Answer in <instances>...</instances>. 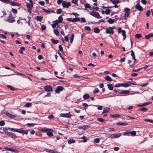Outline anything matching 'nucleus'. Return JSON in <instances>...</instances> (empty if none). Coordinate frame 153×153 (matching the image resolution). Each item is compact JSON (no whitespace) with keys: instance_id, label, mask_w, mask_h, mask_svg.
Masks as SVG:
<instances>
[{"instance_id":"obj_2","label":"nucleus","mask_w":153,"mask_h":153,"mask_svg":"<svg viewBox=\"0 0 153 153\" xmlns=\"http://www.w3.org/2000/svg\"><path fill=\"white\" fill-rule=\"evenodd\" d=\"M15 16H13L12 14L10 13L8 18L6 19V21L10 23H13L15 22Z\"/></svg>"},{"instance_id":"obj_61","label":"nucleus","mask_w":153,"mask_h":153,"mask_svg":"<svg viewBox=\"0 0 153 153\" xmlns=\"http://www.w3.org/2000/svg\"><path fill=\"white\" fill-rule=\"evenodd\" d=\"M85 29L88 31H90L91 30V29L90 27L88 26H85Z\"/></svg>"},{"instance_id":"obj_33","label":"nucleus","mask_w":153,"mask_h":153,"mask_svg":"<svg viewBox=\"0 0 153 153\" xmlns=\"http://www.w3.org/2000/svg\"><path fill=\"white\" fill-rule=\"evenodd\" d=\"M80 21V19L79 18H75L73 19L72 22H78Z\"/></svg>"},{"instance_id":"obj_42","label":"nucleus","mask_w":153,"mask_h":153,"mask_svg":"<svg viewBox=\"0 0 153 153\" xmlns=\"http://www.w3.org/2000/svg\"><path fill=\"white\" fill-rule=\"evenodd\" d=\"M100 30L97 27L95 28L94 29V31L96 33H98L100 32Z\"/></svg>"},{"instance_id":"obj_31","label":"nucleus","mask_w":153,"mask_h":153,"mask_svg":"<svg viewBox=\"0 0 153 153\" xmlns=\"http://www.w3.org/2000/svg\"><path fill=\"white\" fill-rule=\"evenodd\" d=\"M130 86V84L128 83H121V86L124 87H127Z\"/></svg>"},{"instance_id":"obj_37","label":"nucleus","mask_w":153,"mask_h":153,"mask_svg":"<svg viewBox=\"0 0 153 153\" xmlns=\"http://www.w3.org/2000/svg\"><path fill=\"white\" fill-rule=\"evenodd\" d=\"M117 124L119 125H123V126H125L127 125V123H121V122H118L117 123Z\"/></svg>"},{"instance_id":"obj_44","label":"nucleus","mask_w":153,"mask_h":153,"mask_svg":"<svg viewBox=\"0 0 153 153\" xmlns=\"http://www.w3.org/2000/svg\"><path fill=\"white\" fill-rule=\"evenodd\" d=\"M27 17L28 18L29 20H28V21L27 22H25V23H27L28 25H30V22H31L30 19H31V18L30 17H29V16H28Z\"/></svg>"},{"instance_id":"obj_9","label":"nucleus","mask_w":153,"mask_h":153,"mask_svg":"<svg viewBox=\"0 0 153 153\" xmlns=\"http://www.w3.org/2000/svg\"><path fill=\"white\" fill-rule=\"evenodd\" d=\"M135 7L136 9H137L139 11H141L143 9L142 7L139 4L137 3L135 6Z\"/></svg>"},{"instance_id":"obj_51","label":"nucleus","mask_w":153,"mask_h":153,"mask_svg":"<svg viewBox=\"0 0 153 153\" xmlns=\"http://www.w3.org/2000/svg\"><path fill=\"white\" fill-rule=\"evenodd\" d=\"M4 149L6 150H7L8 151H12V148H8V147H5Z\"/></svg>"},{"instance_id":"obj_26","label":"nucleus","mask_w":153,"mask_h":153,"mask_svg":"<svg viewBox=\"0 0 153 153\" xmlns=\"http://www.w3.org/2000/svg\"><path fill=\"white\" fill-rule=\"evenodd\" d=\"M110 1L114 4H117L120 2L119 0H111Z\"/></svg>"},{"instance_id":"obj_22","label":"nucleus","mask_w":153,"mask_h":153,"mask_svg":"<svg viewBox=\"0 0 153 153\" xmlns=\"http://www.w3.org/2000/svg\"><path fill=\"white\" fill-rule=\"evenodd\" d=\"M153 37V33H150L145 36V38L146 39H149L151 37Z\"/></svg>"},{"instance_id":"obj_64","label":"nucleus","mask_w":153,"mask_h":153,"mask_svg":"<svg viewBox=\"0 0 153 153\" xmlns=\"http://www.w3.org/2000/svg\"><path fill=\"white\" fill-rule=\"evenodd\" d=\"M46 28V27L45 25H43L41 26V29L43 31L45 30Z\"/></svg>"},{"instance_id":"obj_62","label":"nucleus","mask_w":153,"mask_h":153,"mask_svg":"<svg viewBox=\"0 0 153 153\" xmlns=\"http://www.w3.org/2000/svg\"><path fill=\"white\" fill-rule=\"evenodd\" d=\"M97 120L98 121L100 122H103L105 121V120L102 118H98Z\"/></svg>"},{"instance_id":"obj_55","label":"nucleus","mask_w":153,"mask_h":153,"mask_svg":"<svg viewBox=\"0 0 153 153\" xmlns=\"http://www.w3.org/2000/svg\"><path fill=\"white\" fill-rule=\"evenodd\" d=\"M130 134L132 136H134L136 134V132L135 131H132L130 132Z\"/></svg>"},{"instance_id":"obj_47","label":"nucleus","mask_w":153,"mask_h":153,"mask_svg":"<svg viewBox=\"0 0 153 153\" xmlns=\"http://www.w3.org/2000/svg\"><path fill=\"white\" fill-rule=\"evenodd\" d=\"M0 1H2V2L4 3L7 4H8L9 2H10V0H0Z\"/></svg>"},{"instance_id":"obj_38","label":"nucleus","mask_w":153,"mask_h":153,"mask_svg":"<svg viewBox=\"0 0 153 153\" xmlns=\"http://www.w3.org/2000/svg\"><path fill=\"white\" fill-rule=\"evenodd\" d=\"M75 143V140L73 139H71L68 140V143L69 144H70L71 143Z\"/></svg>"},{"instance_id":"obj_4","label":"nucleus","mask_w":153,"mask_h":153,"mask_svg":"<svg viewBox=\"0 0 153 153\" xmlns=\"http://www.w3.org/2000/svg\"><path fill=\"white\" fill-rule=\"evenodd\" d=\"M90 14L97 19H100L102 18V17L100 16L99 14L97 12L92 11L91 13Z\"/></svg>"},{"instance_id":"obj_24","label":"nucleus","mask_w":153,"mask_h":153,"mask_svg":"<svg viewBox=\"0 0 153 153\" xmlns=\"http://www.w3.org/2000/svg\"><path fill=\"white\" fill-rule=\"evenodd\" d=\"M51 41L52 43L54 44H57L59 43V41L57 40H55L54 39H51Z\"/></svg>"},{"instance_id":"obj_7","label":"nucleus","mask_w":153,"mask_h":153,"mask_svg":"<svg viewBox=\"0 0 153 153\" xmlns=\"http://www.w3.org/2000/svg\"><path fill=\"white\" fill-rule=\"evenodd\" d=\"M121 32H122V35L123 37V39H125L126 37V31L124 30H122L121 28L120 27L118 29V33H120Z\"/></svg>"},{"instance_id":"obj_36","label":"nucleus","mask_w":153,"mask_h":153,"mask_svg":"<svg viewBox=\"0 0 153 153\" xmlns=\"http://www.w3.org/2000/svg\"><path fill=\"white\" fill-rule=\"evenodd\" d=\"M130 14V12H125L124 15L123 16V17L125 19L126 17H128Z\"/></svg>"},{"instance_id":"obj_41","label":"nucleus","mask_w":153,"mask_h":153,"mask_svg":"<svg viewBox=\"0 0 153 153\" xmlns=\"http://www.w3.org/2000/svg\"><path fill=\"white\" fill-rule=\"evenodd\" d=\"M53 32L54 33L56 36H58L59 34V32L58 31L57 29L54 30Z\"/></svg>"},{"instance_id":"obj_12","label":"nucleus","mask_w":153,"mask_h":153,"mask_svg":"<svg viewBox=\"0 0 153 153\" xmlns=\"http://www.w3.org/2000/svg\"><path fill=\"white\" fill-rule=\"evenodd\" d=\"M110 110V108H109L105 107L104 108H103V111L102 112V114H104L105 113H107Z\"/></svg>"},{"instance_id":"obj_46","label":"nucleus","mask_w":153,"mask_h":153,"mask_svg":"<svg viewBox=\"0 0 153 153\" xmlns=\"http://www.w3.org/2000/svg\"><path fill=\"white\" fill-rule=\"evenodd\" d=\"M11 11L14 14H16L17 13V10L15 9L14 8H12L11 9Z\"/></svg>"},{"instance_id":"obj_10","label":"nucleus","mask_w":153,"mask_h":153,"mask_svg":"<svg viewBox=\"0 0 153 153\" xmlns=\"http://www.w3.org/2000/svg\"><path fill=\"white\" fill-rule=\"evenodd\" d=\"M29 2L30 3H28L27 4V6L28 8H31L32 7H33V4L32 0H30Z\"/></svg>"},{"instance_id":"obj_15","label":"nucleus","mask_w":153,"mask_h":153,"mask_svg":"<svg viewBox=\"0 0 153 153\" xmlns=\"http://www.w3.org/2000/svg\"><path fill=\"white\" fill-rule=\"evenodd\" d=\"M7 134L8 135L12 137L13 138L15 139L17 138L16 135L13 133L12 132H8Z\"/></svg>"},{"instance_id":"obj_14","label":"nucleus","mask_w":153,"mask_h":153,"mask_svg":"<svg viewBox=\"0 0 153 153\" xmlns=\"http://www.w3.org/2000/svg\"><path fill=\"white\" fill-rule=\"evenodd\" d=\"M53 131L51 129V130H49L48 132H47V134L49 137H52L53 135Z\"/></svg>"},{"instance_id":"obj_52","label":"nucleus","mask_w":153,"mask_h":153,"mask_svg":"<svg viewBox=\"0 0 153 153\" xmlns=\"http://www.w3.org/2000/svg\"><path fill=\"white\" fill-rule=\"evenodd\" d=\"M7 117L10 119H12L16 117V115H7Z\"/></svg>"},{"instance_id":"obj_27","label":"nucleus","mask_w":153,"mask_h":153,"mask_svg":"<svg viewBox=\"0 0 153 153\" xmlns=\"http://www.w3.org/2000/svg\"><path fill=\"white\" fill-rule=\"evenodd\" d=\"M107 86L108 89L110 90H112L113 88V87L112 84H108L107 85Z\"/></svg>"},{"instance_id":"obj_29","label":"nucleus","mask_w":153,"mask_h":153,"mask_svg":"<svg viewBox=\"0 0 153 153\" xmlns=\"http://www.w3.org/2000/svg\"><path fill=\"white\" fill-rule=\"evenodd\" d=\"M107 22L109 24H113L114 22V21L113 19H110L107 21Z\"/></svg>"},{"instance_id":"obj_11","label":"nucleus","mask_w":153,"mask_h":153,"mask_svg":"<svg viewBox=\"0 0 153 153\" xmlns=\"http://www.w3.org/2000/svg\"><path fill=\"white\" fill-rule=\"evenodd\" d=\"M42 10H43V11L46 13H55V11L53 10H51V9H46L43 8L42 9Z\"/></svg>"},{"instance_id":"obj_60","label":"nucleus","mask_w":153,"mask_h":153,"mask_svg":"<svg viewBox=\"0 0 153 153\" xmlns=\"http://www.w3.org/2000/svg\"><path fill=\"white\" fill-rule=\"evenodd\" d=\"M141 36V35L140 34H136L135 35V37L138 39L140 38Z\"/></svg>"},{"instance_id":"obj_28","label":"nucleus","mask_w":153,"mask_h":153,"mask_svg":"<svg viewBox=\"0 0 153 153\" xmlns=\"http://www.w3.org/2000/svg\"><path fill=\"white\" fill-rule=\"evenodd\" d=\"M89 97L90 96L88 94H85L83 96V98L85 100L88 99Z\"/></svg>"},{"instance_id":"obj_49","label":"nucleus","mask_w":153,"mask_h":153,"mask_svg":"<svg viewBox=\"0 0 153 153\" xmlns=\"http://www.w3.org/2000/svg\"><path fill=\"white\" fill-rule=\"evenodd\" d=\"M110 12H111L110 10V9H108L106 10H105V13L106 14H109L110 13Z\"/></svg>"},{"instance_id":"obj_59","label":"nucleus","mask_w":153,"mask_h":153,"mask_svg":"<svg viewBox=\"0 0 153 153\" xmlns=\"http://www.w3.org/2000/svg\"><path fill=\"white\" fill-rule=\"evenodd\" d=\"M12 152H13L15 153H18L19 152V151L16 149H12Z\"/></svg>"},{"instance_id":"obj_16","label":"nucleus","mask_w":153,"mask_h":153,"mask_svg":"<svg viewBox=\"0 0 153 153\" xmlns=\"http://www.w3.org/2000/svg\"><path fill=\"white\" fill-rule=\"evenodd\" d=\"M10 4L13 6H19L20 5V4L16 2L11 1L10 2Z\"/></svg>"},{"instance_id":"obj_18","label":"nucleus","mask_w":153,"mask_h":153,"mask_svg":"<svg viewBox=\"0 0 153 153\" xmlns=\"http://www.w3.org/2000/svg\"><path fill=\"white\" fill-rule=\"evenodd\" d=\"M151 103V102H147L144 103L141 105H138V106L139 107H143V106L147 105L150 104Z\"/></svg>"},{"instance_id":"obj_56","label":"nucleus","mask_w":153,"mask_h":153,"mask_svg":"<svg viewBox=\"0 0 153 153\" xmlns=\"http://www.w3.org/2000/svg\"><path fill=\"white\" fill-rule=\"evenodd\" d=\"M53 22L56 25H57L59 23H61L58 20H56L55 21H53Z\"/></svg>"},{"instance_id":"obj_8","label":"nucleus","mask_w":153,"mask_h":153,"mask_svg":"<svg viewBox=\"0 0 153 153\" xmlns=\"http://www.w3.org/2000/svg\"><path fill=\"white\" fill-rule=\"evenodd\" d=\"M63 87L62 86H58L55 90V92L57 93H59L60 91H62L63 90Z\"/></svg>"},{"instance_id":"obj_30","label":"nucleus","mask_w":153,"mask_h":153,"mask_svg":"<svg viewBox=\"0 0 153 153\" xmlns=\"http://www.w3.org/2000/svg\"><path fill=\"white\" fill-rule=\"evenodd\" d=\"M84 7L85 8V9L87 8H89L90 9L91 8V7L90 5L88 3L85 4H84Z\"/></svg>"},{"instance_id":"obj_25","label":"nucleus","mask_w":153,"mask_h":153,"mask_svg":"<svg viewBox=\"0 0 153 153\" xmlns=\"http://www.w3.org/2000/svg\"><path fill=\"white\" fill-rule=\"evenodd\" d=\"M105 79L107 81H112V79L108 76H107L105 78Z\"/></svg>"},{"instance_id":"obj_50","label":"nucleus","mask_w":153,"mask_h":153,"mask_svg":"<svg viewBox=\"0 0 153 153\" xmlns=\"http://www.w3.org/2000/svg\"><path fill=\"white\" fill-rule=\"evenodd\" d=\"M147 110V108H142L139 109V110L143 111H145Z\"/></svg>"},{"instance_id":"obj_48","label":"nucleus","mask_w":153,"mask_h":153,"mask_svg":"<svg viewBox=\"0 0 153 153\" xmlns=\"http://www.w3.org/2000/svg\"><path fill=\"white\" fill-rule=\"evenodd\" d=\"M62 11V10L61 9L59 8L57 9L56 10V13L58 14H59Z\"/></svg>"},{"instance_id":"obj_57","label":"nucleus","mask_w":153,"mask_h":153,"mask_svg":"<svg viewBox=\"0 0 153 153\" xmlns=\"http://www.w3.org/2000/svg\"><path fill=\"white\" fill-rule=\"evenodd\" d=\"M39 3L42 6H44L45 5V3L43 1H41L39 2Z\"/></svg>"},{"instance_id":"obj_58","label":"nucleus","mask_w":153,"mask_h":153,"mask_svg":"<svg viewBox=\"0 0 153 153\" xmlns=\"http://www.w3.org/2000/svg\"><path fill=\"white\" fill-rule=\"evenodd\" d=\"M7 87L10 88V90L11 91H14V89L13 88V87L10 85H7Z\"/></svg>"},{"instance_id":"obj_1","label":"nucleus","mask_w":153,"mask_h":153,"mask_svg":"<svg viewBox=\"0 0 153 153\" xmlns=\"http://www.w3.org/2000/svg\"><path fill=\"white\" fill-rule=\"evenodd\" d=\"M8 128L10 129L11 131H16L17 132L22 134L23 135L24 134H28V131H30V130H25L23 128H21L19 129L16 128Z\"/></svg>"},{"instance_id":"obj_35","label":"nucleus","mask_w":153,"mask_h":153,"mask_svg":"<svg viewBox=\"0 0 153 153\" xmlns=\"http://www.w3.org/2000/svg\"><path fill=\"white\" fill-rule=\"evenodd\" d=\"M74 38V34H71V37L70 38V42L71 43H72L73 42Z\"/></svg>"},{"instance_id":"obj_63","label":"nucleus","mask_w":153,"mask_h":153,"mask_svg":"<svg viewBox=\"0 0 153 153\" xmlns=\"http://www.w3.org/2000/svg\"><path fill=\"white\" fill-rule=\"evenodd\" d=\"M94 142L97 143H99L100 140L99 138H96L94 140Z\"/></svg>"},{"instance_id":"obj_53","label":"nucleus","mask_w":153,"mask_h":153,"mask_svg":"<svg viewBox=\"0 0 153 153\" xmlns=\"http://www.w3.org/2000/svg\"><path fill=\"white\" fill-rule=\"evenodd\" d=\"M5 124V123L3 120H1L0 121V126H3Z\"/></svg>"},{"instance_id":"obj_13","label":"nucleus","mask_w":153,"mask_h":153,"mask_svg":"<svg viewBox=\"0 0 153 153\" xmlns=\"http://www.w3.org/2000/svg\"><path fill=\"white\" fill-rule=\"evenodd\" d=\"M26 21V19H20V18L19 19V20H18L17 21V23L18 24H20L21 25H22L23 23V21Z\"/></svg>"},{"instance_id":"obj_34","label":"nucleus","mask_w":153,"mask_h":153,"mask_svg":"<svg viewBox=\"0 0 153 153\" xmlns=\"http://www.w3.org/2000/svg\"><path fill=\"white\" fill-rule=\"evenodd\" d=\"M121 135V134L118 133L117 134H114V138H117L119 137Z\"/></svg>"},{"instance_id":"obj_19","label":"nucleus","mask_w":153,"mask_h":153,"mask_svg":"<svg viewBox=\"0 0 153 153\" xmlns=\"http://www.w3.org/2000/svg\"><path fill=\"white\" fill-rule=\"evenodd\" d=\"M51 129L46 128H43L41 129V131L43 132H47L49 130H51Z\"/></svg>"},{"instance_id":"obj_39","label":"nucleus","mask_w":153,"mask_h":153,"mask_svg":"<svg viewBox=\"0 0 153 153\" xmlns=\"http://www.w3.org/2000/svg\"><path fill=\"white\" fill-rule=\"evenodd\" d=\"M43 19V17L41 16H37L36 18V19L39 21H41Z\"/></svg>"},{"instance_id":"obj_21","label":"nucleus","mask_w":153,"mask_h":153,"mask_svg":"<svg viewBox=\"0 0 153 153\" xmlns=\"http://www.w3.org/2000/svg\"><path fill=\"white\" fill-rule=\"evenodd\" d=\"M89 127V126L88 125H85L83 126H80L79 127V128L85 129L86 128H88Z\"/></svg>"},{"instance_id":"obj_17","label":"nucleus","mask_w":153,"mask_h":153,"mask_svg":"<svg viewBox=\"0 0 153 153\" xmlns=\"http://www.w3.org/2000/svg\"><path fill=\"white\" fill-rule=\"evenodd\" d=\"M131 56H132V59L134 60H136V59L135 57V56L134 54V53L133 50H131Z\"/></svg>"},{"instance_id":"obj_3","label":"nucleus","mask_w":153,"mask_h":153,"mask_svg":"<svg viewBox=\"0 0 153 153\" xmlns=\"http://www.w3.org/2000/svg\"><path fill=\"white\" fill-rule=\"evenodd\" d=\"M114 26L112 27H109L106 29L105 33L107 34H113L114 33L113 29L115 28Z\"/></svg>"},{"instance_id":"obj_20","label":"nucleus","mask_w":153,"mask_h":153,"mask_svg":"<svg viewBox=\"0 0 153 153\" xmlns=\"http://www.w3.org/2000/svg\"><path fill=\"white\" fill-rule=\"evenodd\" d=\"M32 103L31 102H27L24 106V107L26 108H29L32 106Z\"/></svg>"},{"instance_id":"obj_43","label":"nucleus","mask_w":153,"mask_h":153,"mask_svg":"<svg viewBox=\"0 0 153 153\" xmlns=\"http://www.w3.org/2000/svg\"><path fill=\"white\" fill-rule=\"evenodd\" d=\"M99 92V90L97 88H95L93 91V92L94 94H97Z\"/></svg>"},{"instance_id":"obj_23","label":"nucleus","mask_w":153,"mask_h":153,"mask_svg":"<svg viewBox=\"0 0 153 153\" xmlns=\"http://www.w3.org/2000/svg\"><path fill=\"white\" fill-rule=\"evenodd\" d=\"M129 91L128 90H124L120 92V94H129Z\"/></svg>"},{"instance_id":"obj_6","label":"nucleus","mask_w":153,"mask_h":153,"mask_svg":"<svg viewBox=\"0 0 153 153\" xmlns=\"http://www.w3.org/2000/svg\"><path fill=\"white\" fill-rule=\"evenodd\" d=\"M44 89L46 91H52L53 88L50 85H46L44 87Z\"/></svg>"},{"instance_id":"obj_40","label":"nucleus","mask_w":153,"mask_h":153,"mask_svg":"<svg viewBox=\"0 0 153 153\" xmlns=\"http://www.w3.org/2000/svg\"><path fill=\"white\" fill-rule=\"evenodd\" d=\"M1 114H5V115H11L9 113H7L5 110H3L1 112Z\"/></svg>"},{"instance_id":"obj_45","label":"nucleus","mask_w":153,"mask_h":153,"mask_svg":"<svg viewBox=\"0 0 153 153\" xmlns=\"http://www.w3.org/2000/svg\"><path fill=\"white\" fill-rule=\"evenodd\" d=\"M58 20L61 23L63 20V17L61 16H60L58 17Z\"/></svg>"},{"instance_id":"obj_5","label":"nucleus","mask_w":153,"mask_h":153,"mask_svg":"<svg viewBox=\"0 0 153 153\" xmlns=\"http://www.w3.org/2000/svg\"><path fill=\"white\" fill-rule=\"evenodd\" d=\"M71 3L70 2H66L65 1H63L62 3V7L65 8H68L70 6H71Z\"/></svg>"},{"instance_id":"obj_32","label":"nucleus","mask_w":153,"mask_h":153,"mask_svg":"<svg viewBox=\"0 0 153 153\" xmlns=\"http://www.w3.org/2000/svg\"><path fill=\"white\" fill-rule=\"evenodd\" d=\"M80 139H82L83 140V141H82V142L85 143L86 142L87 140L86 139V137L85 136H83L82 137L80 138Z\"/></svg>"},{"instance_id":"obj_54","label":"nucleus","mask_w":153,"mask_h":153,"mask_svg":"<svg viewBox=\"0 0 153 153\" xmlns=\"http://www.w3.org/2000/svg\"><path fill=\"white\" fill-rule=\"evenodd\" d=\"M36 124L35 123H28L27 124V125L28 126L31 127L35 125Z\"/></svg>"}]
</instances>
